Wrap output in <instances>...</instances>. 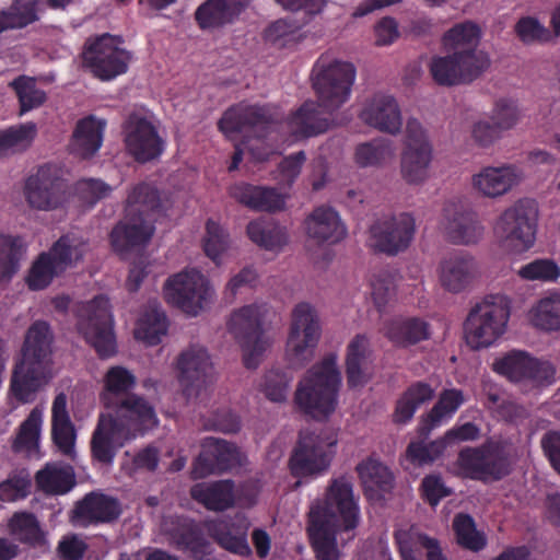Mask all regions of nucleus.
<instances>
[{
  "label": "nucleus",
  "instance_id": "aec40b11",
  "mask_svg": "<svg viewBox=\"0 0 560 560\" xmlns=\"http://www.w3.org/2000/svg\"><path fill=\"white\" fill-rule=\"evenodd\" d=\"M360 121L380 132L398 135L402 129V113L398 101L388 93L377 92L366 97L358 112Z\"/></svg>",
  "mask_w": 560,
  "mask_h": 560
},
{
  "label": "nucleus",
  "instance_id": "9d476101",
  "mask_svg": "<svg viewBox=\"0 0 560 560\" xmlns=\"http://www.w3.org/2000/svg\"><path fill=\"white\" fill-rule=\"evenodd\" d=\"M433 145L428 130L416 118L406 124L400 154L401 177L412 185L423 184L430 177Z\"/></svg>",
  "mask_w": 560,
  "mask_h": 560
},
{
  "label": "nucleus",
  "instance_id": "dca6fc26",
  "mask_svg": "<svg viewBox=\"0 0 560 560\" xmlns=\"http://www.w3.org/2000/svg\"><path fill=\"white\" fill-rule=\"evenodd\" d=\"M120 44L118 38L104 34L86 47L83 60L95 77L112 80L127 71L130 55Z\"/></svg>",
  "mask_w": 560,
  "mask_h": 560
},
{
  "label": "nucleus",
  "instance_id": "774afa93",
  "mask_svg": "<svg viewBox=\"0 0 560 560\" xmlns=\"http://www.w3.org/2000/svg\"><path fill=\"white\" fill-rule=\"evenodd\" d=\"M522 119V110L513 100H500L495 103L490 120L500 132L514 128Z\"/></svg>",
  "mask_w": 560,
  "mask_h": 560
},
{
  "label": "nucleus",
  "instance_id": "13d9d810",
  "mask_svg": "<svg viewBox=\"0 0 560 560\" xmlns=\"http://www.w3.org/2000/svg\"><path fill=\"white\" fill-rule=\"evenodd\" d=\"M205 252L217 265H221L229 256L231 248L228 233L217 222L209 220L206 226Z\"/></svg>",
  "mask_w": 560,
  "mask_h": 560
},
{
  "label": "nucleus",
  "instance_id": "6e6d98bb",
  "mask_svg": "<svg viewBox=\"0 0 560 560\" xmlns=\"http://www.w3.org/2000/svg\"><path fill=\"white\" fill-rule=\"evenodd\" d=\"M61 272H63L62 268L47 252L40 254L32 264L25 281L31 290L38 291L47 288Z\"/></svg>",
  "mask_w": 560,
  "mask_h": 560
},
{
  "label": "nucleus",
  "instance_id": "e433bc0d",
  "mask_svg": "<svg viewBox=\"0 0 560 560\" xmlns=\"http://www.w3.org/2000/svg\"><path fill=\"white\" fill-rule=\"evenodd\" d=\"M534 327L546 332L560 331V290L547 291L529 310Z\"/></svg>",
  "mask_w": 560,
  "mask_h": 560
},
{
  "label": "nucleus",
  "instance_id": "2eb2a0df",
  "mask_svg": "<svg viewBox=\"0 0 560 560\" xmlns=\"http://www.w3.org/2000/svg\"><path fill=\"white\" fill-rule=\"evenodd\" d=\"M457 472L471 479H501L510 472V460L505 448L494 442L480 447H466L456 462Z\"/></svg>",
  "mask_w": 560,
  "mask_h": 560
},
{
  "label": "nucleus",
  "instance_id": "423d86ee",
  "mask_svg": "<svg viewBox=\"0 0 560 560\" xmlns=\"http://www.w3.org/2000/svg\"><path fill=\"white\" fill-rule=\"evenodd\" d=\"M355 67L328 56H320L312 69V84L317 100L327 112L348 102L355 81Z\"/></svg>",
  "mask_w": 560,
  "mask_h": 560
},
{
  "label": "nucleus",
  "instance_id": "de8ad7c7",
  "mask_svg": "<svg viewBox=\"0 0 560 560\" xmlns=\"http://www.w3.org/2000/svg\"><path fill=\"white\" fill-rule=\"evenodd\" d=\"M247 234L255 244L267 250H281L289 240L285 228L264 220L249 222Z\"/></svg>",
  "mask_w": 560,
  "mask_h": 560
},
{
  "label": "nucleus",
  "instance_id": "ddd939ff",
  "mask_svg": "<svg viewBox=\"0 0 560 560\" xmlns=\"http://www.w3.org/2000/svg\"><path fill=\"white\" fill-rule=\"evenodd\" d=\"M337 438L328 431L303 432L291 456L290 468L298 477H316L328 470Z\"/></svg>",
  "mask_w": 560,
  "mask_h": 560
},
{
  "label": "nucleus",
  "instance_id": "ea45409f",
  "mask_svg": "<svg viewBox=\"0 0 560 560\" xmlns=\"http://www.w3.org/2000/svg\"><path fill=\"white\" fill-rule=\"evenodd\" d=\"M190 494L196 501L213 511H224L234 503V486L230 480L197 483L191 488Z\"/></svg>",
  "mask_w": 560,
  "mask_h": 560
},
{
  "label": "nucleus",
  "instance_id": "5701e85b",
  "mask_svg": "<svg viewBox=\"0 0 560 560\" xmlns=\"http://www.w3.org/2000/svg\"><path fill=\"white\" fill-rule=\"evenodd\" d=\"M201 447L202 451L191 469L194 479H202L215 471H224L243 464L242 452L224 440L207 438Z\"/></svg>",
  "mask_w": 560,
  "mask_h": 560
},
{
  "label": "nucleus",
  "instance_id": "7ed1b4c3",
  "mask_svg": "<svg viewBox=\"0 0 560 560\" xmlns=\"http://www.w3.org/2000/svg\"><path fill=\"white\" fill-rule=\"evenodd\" d=\"M341 381L337 357L329 354L308 369L300 380L294 395L295 404L312 418H327L338 405Z\"/></svg>",
  "mask_w": 560,
  "mask_h": 560
},
{
  "label": "nucleus",
  "instance_id": "f03ea898",
  "mask_svg": "<svg viewBox=\"0 0 560 560\" xmlns=\"http://www.w3.org/2000/svg\"><path fill=\"white\" fill-rule=\"evenodd\" d=\"M160 207L155 188L148 184L135 186L127 197L126 217L110 234L114 249L124 254L144 246L154 233V214Z\"/></svg>",
  "mask_w": 560,
  "mask_h": 560
},
{
  "label": "nucleus",
  "instance_id": "09e8293b",
  "mask_svg": "<svg viewBox=\"0 0 560 560\" xmlns=\"http://www.w3.org/2000/svg\"><path fill=\"white\" fill-rule=\"evenodd\" d=\"M42 423L43 409L35 407L20 425L13 443L14 451L25 453L27 456L37 455Z\"/></svg>",
  "mask_w": 560,
  "mask_h": 560
},
{
  "label": "nucleus",
  "instance_id": "f704fd0d",
  "mask_svg": "<svg viewBox=\"0 0 560 560\" xmlns=\"http://www.w3.org/2000/svg\"><path fill=\"white\" fill-rule=\"evenodd\" d=\"M384 335L396 346L408 347L430 337L427 322L417 317H398L384 327Z\"/></svg>",
  "mask_w": 560,
  "mask_h": 560
},
{
  "label": "nucleus",
  "instance_id": "5fc2aeb1",
  "mask_svg": "<svg viewBox=\"0 0 560 560\" xmlns=\"http://www.w3.org/2000/svg\"><path fill=\"white\" fill-rule=\"evenodd\" d=\"M481 31L470 21L458 23L450 28L443 36V44L450 51L456 52L465 49H477Z\"/></svg>",
  "mask_w": 560,
  "mask_h": 560
},
{
  "label": "nucleus",
  "instance_id": "6ab92c4d",
  "mask_svg": "<svg viewBox=\"0 0 560 560\" xmlns=\"http://www.w3.org/2000/svg\"><path fill=\"white\" fill-rule=\"evenodd\" d=\"M416 232V223L409 213H399L376 221L370 229L372 248L395 255L406 249Z\"/></svg>",
  "mask_w": 560,
  "mask_h": 560
},
{
  "label": "nucleus",
  "instance_id": "e2e57ef3",
  "mask_svg": "<svg viewBox=\"0 0 560 560\" xmlns=\"http://www.w3.org/2000/svg\"><path fill=\"white\" fill-rule=\"evenodd\" d=\"M526 281L556 282L560 278V267L551 259H536L517 270Z\"/></svg>",
  "mask_w": 560,
  "mask_h": 560
},
{
  "label": "nucleus",
  "instance_id": "3c124183",
  "mask_svg": "<svg viewBox=\"0 0 560 560\" xmlns=\"http://www.w3.org/2000/svg\"><path fill=\"white\" fill-rule=\"evenodd\" d=\"M9 528L12 536L21 542L32 546H45L46 533L42 529L37 518L27 512H18L9 521Z\"/></svg>",
  "mask_w": 560,
  "mask_h": 560
},
{
  "label": "nucleus",
  "instance_id": "8fccbe9b",
  "mask_svg": "<svg viewBox=\"0 0 560 560\" xmlns=\"http://www.w3.org/2000/svg\"><path fill=\"white\" fill-rule=\"evenodd\" d=\"M460 84L478 79L490 67L489 55L481 49H465L454 52Z\"/></svg>",
  "mask_w": 560,
  "mask_h": 560
},
{
  "label": "nucleus",
  "instance_id": "864d4df0",
  "mask_svg": "<svg viewBox=\"0 0 560 560\" xmlns=\"http://www.w3.org/2000/svg\"><path fill=\"white\" fill-rule=\"evenodd\" d=\"M532 355L525 351L513 350L493 363V370L522 388L529 370Z\"/></svg>",
  "mask_w": 560,
  "mask_h": 560
},
{
  "label": "nucleus",
  "instance_id": "bf43d9fd",
  "mask_svg": "<svg viewBox=\"0 0 560 560\" xmlns=\"http://www.w3.org/2000/svg\"><path fill=\"white\" fill-rule=\"evenodd\" d=\"M36 135L34 124H24L0 131V155L26 149Z\"/></svg>",
  "mask_w": 560,
  "mask_h": 560
},
{
  "label": "nucleus",
  "instance_id": "7c9ffc66",
  "mask_svg": "<svg viewBox=\"0 0 560 560\" xmlns=\"http://www.w3.org/2000/svg\"><path fill=\"white\" fill-rule=\"evenodd\" d=\"M51 435L55 445L65 456H75L77 432L67 409V396L58 394L51 406Z\"/></svg>",
  "mask_w": 560,
  "mask_h": 560
},
{
  "label": "nucleus",
  "instance_id": "a211bd4d",
  "mask_svg": "<svg viewBox=\"0 0 560 560\" xmlns=\"http://www.w3.org/2000/svg\"><path fill=\"white\" fill-rule=\"evenodd\" d=\"M440 226L447 240L457 245H475L485 234L478 214L460 201L445 203Z\"/></svg>",
  "mask_w": 560,
  "mask_h": 560
},
{
  "label": "nucleus",
  "instance_id": "b1692460",
  "mask_svg": "<svg viewBox=\"0 0 560 560\" xmlns=\"http://www.w3.org/2000/svg\"><path fill=\"white\" fill-rule=\"evenodd\" d=\"M133 439L126 433L112 418L103 411L98 415L97 423L92 432L90 448L92 459L109 466L120 448Z\"/></svg>",
  "mask_w": 560,
  "mask_h": 560
},
{
  "label": "nucleus",
  "instance_id": "79ce46f5",
  "mask_svg": "<svg viewBox=\"0 0 560 560\" xmlns=\"http://www.w3.org/2000/svg\"><path fill=\"white\" fill-rule=\"evenodd\" d=\"M340 530H343L342 526L310 518L308 533L317 560L340 559L341 553L336 541V534Z\"/></svg>",
  "mask_w": 560,
  "mask_h": 560
},
{
  "label": "nucleus",
  "instance_id": "58836bf2",
  "mask_svg": "<svg viewBox=\"0 0 560 560\" xmlns=\"http://www.w3.org/2000/svg\"><path fill=\"white\" fill-rule=\"evenodd\" d=\"M167 327V319L160 304L150 302L140 314L135 337L149 346H154L166 335Z\"/></svg>",
  "mask_w": 560,
  "mask_h": 560
},
{
  "label": "nucleus",
  "instance_id": "bb28decb",
  "mask_svg": "<svg viewBox=\"0 0 560 560\" xmlns=\"http://www.w3.org/2000/svg\"><path fill=\"white\" fill-rule=\"evenodd\" d=\"M439 282L451 293H460L479 279L481 271L477 259L469 254H455L441 260Z\"/></svg>",
  "mask_w": 560,
  "mask_h": 560
},
{
  "label": "nucleus",
  "instance_id": "393cba45",
  "mask_svg": "<svg viewBox=\"0 0 560 560\" xmlns=\"http://www.w3.org/2000/svg\"><path fill=\"white\" fill-rule=\"evenodd\" d=\"M125 144L139 162L154 160L163 151V141L153 124L139 115H131L126 124Z\"/></svg>",
  "mask_w": 560,
  "mask_h": 560
},
{
  "label": "nucleus",
  "instance_id": "680f3d73",
  "mask_svg": "<svg viewBox=\"0 0 560 560\" xmlns=\"http://www.w3.org/2000/svg\"><path fill=\"white\" fill-rule=\"evenodd\" d=\"M556 381V366L547 360L532 357L523 388L526 390L544 388L552 385Z\"/></svg>",
  "mask_w": 560,
  "mask_h": 560
},
{
  "label": "nucleus",
  "instance_id": "603ef678",
  "mask_svg": "<svg viewBox=\"0 0 560 560\" xmlns=\"http://www.w3.org/2000/svg\"><path fill=\"white\" fill-rule=\"evenodd\" d=\"M24 254L25 246L20 237L0 236V284L9 282L18 272Z\"/></svg>",
  "mask_w": 560,
  "mask_h": 560
},
{
  "label": "nucleus",
  "instance_id": "a878e982",
  "mask_svg": "<svg viewBox=\"0 0 560 560\" xmlns=\"http://www.w3.org/2000/svg\"><path fill=\"white\" fill-rule=\"evenodd\" d=\"M273 127L270 120V115L267 109L248 106L237 105L230 108L219 121L220 130L231 140L234 139L236 133H247L252 130L256 137H265Z\"/></svg>",
  "mask_w": 560,
  "mask_h": 560
},
{
  "label": "nucleus",
  "instance_id": "a19ab883",
  "mask_svg": "<svg viewBox=\"0 0 560 560\" xmlns=\"http://www.w3.org/2000/svg\"><path fill=\"white\" fill-rule=\"evenodd\" d=\"M137 384L136 376L124 366H112L104 375V388L100 395L101 401L107 410L126 395H130Z\"/></svg>",
  "mask_w": 560,
  "mask_h": 560
},
{
  "label": "nucleus",
  "instance_id": "9b49d317",
  "mask_svg": "<svg viewBox=\"0 0 560 560\" xmlns=\"http://www.w3.org/2000/svg\"><path fill=\"white\" fill-rule=\"evenodd\" d=\"M320 338V325L315 308L306 303L296 304L291 314L290 331L285 343V359L293 368L308 362Z\"/></svg>",
  "mask_w": 560,
  "mask_h": 560
},
{
  "label": "nucleus",
  "instance_id": "4d7b16f0",
  "mask_svg": "<svg viewBox=\"0 0 560 560\" xmlns=\"http://www.w3.org/2000/svg\"><path fill=\"white\" fill-rule=\"evenodd\" d=\"M464 401L465 398L462 390L454 388L443 390L436 404L427 416L425 421L430 422V425L425 428L427 432L452 418Z\"/></svg>",
  "mask_w": 560,
  "mask_h": 560
},
{
  "label": "nucleus",
  "instance_id": "4468645a",
  "mask_svg": "<svg viewBox=\"0 0 560 560\" xmlns=\"http://www.w3.org/2000/svg\"><path fill=\"white\" fill-rule=\"evenodd\" d=\"M175 369L183 396L197 400L214 381V366L208 350L199 345L185 348L176 358Z\"/></svg>",
  "mask_w": 560,
  "mask_h": 560
},
{
  "label": "nucleus",
  "instance_id": "f8f14e48",
  "mask_svg": "<svg viewBox=\"0 0 560 560\" xmlns=\"http://www.w3.org/2000/svg\"><path fill=\"white\" fill-rule=\"evenodd\" d=\"M78 330L101 358L116 353L113 316L107 298L96 296L79 307Z\"/></svg>",
  "mask_w": 560,
  "mask_h": 560
},
{
  "label": "nucleus",
  "instance_id": "0e129e2a",
  "mask_svg": "<svg viewBox=\"0 0 560 560\" xmlns=\"http://www.w3.org/2000/svg\"><path fill=\"white\" fill-rule=\"evenodd\" d=\"M12 85L19 96L21 114L39 107L46 101V93L36 86L32 78L20 77Z\"/></svg>",
  "mask_w": 560,
  "mask_h": 560
},
{
  "label": "nucleus",
  "instance_id": "39448f33",
  "mask_svg": "<svg viewBox=\"0 0 560 560\" xmlns=\"http://www.w3.org/2000/svg\"><path fill=\"white\" fill-rule=\"evenodd\" d=\"M538 207L532 199H520L495 220L493 234L498 246L508 254H521L535 243Z\"/></svg>",
  "mask_w": 560,
  "mask_h": 560
},
{
  "label": "nucleus",
  "instance_id": "a18cd8bd",
  "mask_svg": "<svg viewBox=\"0 0 560 560\" xmlns=\"http://www.w3.org/2000/svg\"><path fill=\"white\" fill-rule=\"evenodd\" d=\"M434 396V389L427 383L417 382L410 385L397 400L393 415L396 423L410 421L417 409L430 401Z\"/></svg>",
  "mask_w": 560,
  "mask_h": 560
},
{
  "label": "nucleus",
  "instance_id": "052dcab7",
  "mask_svg": "<svg viewBox=\"0 0 560 560\" xmlns=\"http://www.w3.org/2000/svg\"><path fill=\"white\" fill-rule=\"evenodd\" d=\"M453 527L457 541L463 547L472 551H479L486 546V536L476 529L475 522L469 515L458 514L455 516Z\"/></svg>",
  "mask_w": 560,
  "mask_h": 560
},
{
  "label": "nucleus",
  "instance_id": "4c0bfd02",
  "mask_svg": "<svg viewBox=\"0 0 560 560\" xmlns=\"http://www.w3.org/2000/svg\"><path fill=\"white\" fill-rule=\"evenodd\" d=\"M39 490L47 494H65L75 485L74 471L71 466L61 463H47L35 475Z\"/></svg>",
  "mask_w": 560,
  "mask_h": 560
},
{
  "label": "nucleus",
  "instance_id": "c756f323",
  "mask_svg": "<svg viewBox=\"0 0 560 560\" xmlns=\"http://www.w3.org/2000/svg\"><path fill=\"white\" fill-rule=\"evenodd\" d=\"M305 231L316 243L335 244L343 240L347 230L339 214L330 207H318L305 220Z\"/></svg>",
  "mask_w": 560,
  "mask_h": 560
},
{
  "label": "nucleus",
  "instance_id": "49530a36",
  "mask_svg": "<svg viewBox=\"0 0 560 560\" xmlns=\"http://www.w3.org/2000/svg\"><path fill=\"white\" fill-rule=\"evenodd\" d=\"M40 0H15L0 12V33L22 28L38 20Z\"/></svg>",
  "mask_w": 560,
  "mask_h": 560
},
{
  "label": "nucleus",
  "instance_id": "473e14b6",
  "mask_svg": "<svg viewBox=\"0 0 560 560\" xmlns=\"http://www.w3.org/2000/svg\"><path fill=\"white\" fill-rule=\"evenodd\" d=\"M252 0H208L196 11V20L201 28L222 26L233 22Z\"/></svg>",
  "mask_w": 560,
  "mask_h": 560
},
{
  "label": "nucleus",
  "instance_id": "72a5a7b5",
  "mask_svg": "<svg viewBox=\"0 0 560 560\" xmlns=\"http://www.w3.org/2000/svg\"><path fill=\"white\" fill-rule=\"evenodd\" d=\"M106 122L93 116L80 120L71 140V151L82 159L93 156L101 148Z\"/></svg>",
  "mask_w": 560,
  "mask_h": 560
},
{
  "label": "nucleus",
  "instance_id": "2f4dec72",
  "mask_svg": "<svg viewBox=\"0 0 560 560\" xmlns=\"http://www.w3.org/2000/svg\"><path fill=\"white\" fill-rule=\"evenodd\" d=\"M230 195L240 203L257 211H277L284 207V196L275 188L240 183L230 188Z\"/></svg>",
  "mask_w": 560,
  "mask_h": 560
},
{
  "label": "nucleus",
  "instance_id": "f3484780",
  "mask_svg": "<svg viewBox=\"0 0 560 560\" xmlns=\"http://www.w3.org/2000/svg\"><path fill=\"white\" fill-rule=\"evenodd\" d=\"M103 412L109 413L115 419V423L133 440L159 424L153 401L135 393L126 395L122 400Z\"/></svg>",
  "mask_w": 560,
  "mask_h": 560
},
{
  "label": "nucleus",
  "instance_id": "c9c22d12",
  "mask_svg": "<svg viewBox=\"0 0 560 560\" xmlns=\"http://www.w3.org/2000/svg\"><path fill=\"white\" fill-rule=\"evenodd\" d=\"M364 491L371 499H380L393 488L392 471L381 462L368 458L357 466Z\"/></svg>",
  "mask_w": 560,
  "mask_h": 560
},
{
  "label": "nucleus",
  "instance_id": "412c9836",
  "mask_svg": "<svg viewBox=\"0 0 560 560\" xmlns=\"http://www.w3.org/2000/svg\"><path fill=\"white\" fill-rule=\"evenodd\" d=\"M65 186L51 165L40 166L25 182L23 195L35 210L50 211L63 201Z\"/></svg>",
  "mask_w": 560,
  "mask_h": 560
},
{
  "label": "nucleus",
  "instance_id": "37998d69",
  "mask_svg": "<svg viewBox=\"0 0 560 560\" xmlns=\"http://www.w3.org/2000/svg\"><path fill=\"white\" fill-rule=\"evenodd\" d=\"M395 158V147L388 139L377 137L359 143L353 153L354 163L362 168L382 167Z\"/></svg>",
  "mask_w": 560,
  "mask_h": 560
},
{
  "label": "nucleus",
  "instance_id": "338daca9",
  "mask_svg": "<svg viewBox=\"0 0 560 560\" xmlns=\"http://www.w3.org/2000/svg\"><path fill=\"white\" fill-rule=\"evenodd\" d=\"M292 377L279 369H271L260 383V390L273 402H282L287 399Z\"/></svg>",
  "mask_w": 560,
  "mask_h": 560
},
{
  "label": "nucleus",
  "instance_id": "0eeeda50",
  "mask_svg": "<svg viewBox=\"0 0 560 560\" xmlns=\"http://www.w3.org/2000/svg\"><path fill=\"white\" fill-rule=\"evenodd\" d=\"M269 312L266 303L255 302L235 310L228 322L229 330L243 348V360L247 369H256L270 346L262 330Z\"/></svg>",
  "mask_w": 560,
  "mask_h": 560
},
{
  "label": "nucleus",
  "instance_id": "69168bd1",
  "mask_svg": "<svg viewBox=\"0 0 560 560\" xmlns=\"http://www.w3.org/2000/svg\"><path fill=\"white\" fill-rule=\"evenodd\" d=\"M430 73L435 83L443 86L459 85V77L454 52L433 57L429 65Z\"/></svg>",
  "mask_w": 560,
  "mask_h": 560
},
{
  "label": "nucleus",
  "instance_id": "20e7f679",
  "mask_svg": "<svg viewBox=\"0 0 560 560\" xmlns=\"http://www.w3.org/2000/svg\"><path fill=\"white\" fill-rule=\"evenodd\" d=\"M511 300L504 294H491L478 303L465 323L467 345L475 350L489 348L508 330Z\"/></svg>",
  "mask_w": 560,
  "mask_h": 560
},
{
  "label": "nucleus",
  "instance_id": "4be33fe9",
  "mask_svg": "<svg viewBox=\"0 0 560 560\" xmlns=\"http://www.w3.org/2000/svg\"><path fill=\"white\" fill-rule=\"evenodd\" d=\"M524 177L523 170L515 164L488 165L471 176V187L483 198L498 199L516 188Z\"/></svg>",
  "mask_w": 560,
  "mask_h": 560
},
{
  "label": "nucleus",
  "instance_id": "f257e3e1",
  "mask_svg": "<svg viewBox=\"0 0 560 560\" xmlns=\"http://www.w3.org/2000/svg\"><path fill=\"white\" fill-rule=\"evenodd\" d=\"M52 335L46 322L37 320L27 330L22 360L11 380V392L25 404L34 399L39 387L51 377Z\"/></svg>",
  "mask_w": 560,
  "mask_h": 560
},
{
  "label": "nucleus",
  "instance_id": "c03bdc74",
  "mask_svg": "<svg viewBox=\"0 0 560 560\" xmlns=\"http://www.w3.org/2000/svg\"><path fill=\"white\" fill-rule=\"evenodd\" d=\"M89 252V242L82 235L68 233L61 236L48 253L65 271L81 261Z\"/></svg>",
  "mask_w": 560,
  "mask_h": 560
},
{
  "label": "nucleus",
  "instance_id": "c85d7f7f",
  "mask_svg": "<svg viewBox=\"0 0 560 560\" xmlns=\"http://www.w3.org/2000/svg\"><path fill=\"white\" fill-rule=\"evenodd\" d=\"M121 513L119 502L109 495L92 492L78 503L73 511V523L86 527L91 524L109 523Z\"/></svg>",
  "mask_w": 560,
  "mask_h": 560
},
{
  "label": "nucleus",
  "instance_id": "cd10ccee",
  "mask_svg": "<svg viewBox=\"0 0 560 560\" xmlns=\"http://www.w3.org/2000/svg\"><path fill=\"white\" fill-rule=\"evenodd\" d=\"M328 113L319 102H305L283 122L282 129L290 133L292 141L317 136L330 127Z\"/></svg>",
  "mask_w": 560,
  "mask_h": 560
},
{
  "label": "nucleus",
  "instance_id": "6e6552de",
  "mask_svg": "<svg viewBox=\"0 0 560 560\" xmlns=\"http://www.w3.org/2000/svg\"><path fill=\"white\" fill-rule=\"evenodd\" d=\"M310 518L342 526L346 532L354 529L359 524L360 510L351 480L345 476L332 479L325 500L311 508Z\"/></svg>",
  "mask_w": 560,
  "mask_h": 560
},
{
  "label": "nucleus",
  "instance_id": "1a4fd4ad",
  "mask_svg": "<svg viewBox=\"0 0 560 560\" xmlns=\"http://www.w3.org/2000/svg\"><path fill=\"white\" fill-rule=\"evenodd\" d=\"M164 296L184 313L197 316L213 303L215 291L203 273L185 269L166 280Z\"/></svg>",
  "mask_w": 560,
  "mask_h": 560
}]
</instances>
